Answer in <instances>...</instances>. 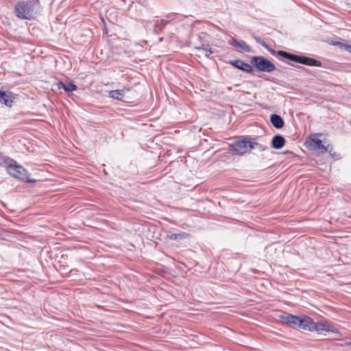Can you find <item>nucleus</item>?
I'll list each match as a JSON object with an SVG mask.
<instances>
[{
    "mask_svg": "<svg viewBox=\"0 0 351 351\" xmlns=\"http://www.w3.org/2000/svg\"><path fill=\"white\" fill-rule=\"evenodd\" d=\"M194 38H195V40H197V42H199V43H203V41H202V36H201V35H199V34H197V35H195V37H194Z\"/></svg>",
    "mask_w": 351,
    "mask_h": 351,
    "instance_id": "obj_23",
    "label": "nucleus"
},
{
    "mask_svg": "<svg viewBox=\"0 0 351 351\" xmlns=\"http://www.w3.org/2000/svg\"><path fill=\"white\" fill-rule=\"evenodd\" d=\"M0 102L10 107L13 103V97L11 93L3 92L0 95Z\"/></svg>",
    "mask_w": 351,
    "mask_h": 351,
    "instance_id": "obj_16",
    "label": "nucleus"
},
{
    "mask_svg": "<svg viewBox=\"0 0 351 351\" xmlns=\"http://www.w3.org/2000/svg\"><path fill=\"white\" fill-rule=\"evenodd\" d=\"M167 24V21L165 19H161L157 21V23L155 25L154 31H160L163 27L166 26Z\"/></svg>",
    "mask_w": 351,
    "mask_h": 351,
    "instance_id": "obj_21",
    "label": "nucleus"
},
{
    "mask_svg": "<svg viewBox=\"0 0 351 351\" xmlns=\"http://www.w3.org/2000/svg\"><path fill=\"white\" fill-rule=\"evenodd\" d=\"M297 67L299 68V69H304V67L300 66H298Z\"/></svg>",
    "mask_w": 351,
    "mask_h": 351,
    "instance_id": "obj_27",
    "label": "nucleus"
},
{
    "mask_svg": "<svg viewBox=\"0 0 351 351\" xmlns=\"http://www.w3.org/2000/svg\"><path fill=\"white\" fill-rule=\"evenodd\" d=\"M35 2L19 1L14 6V13L21 19L32 20L34 18Z\"/></svg>",
    "mask_w": 351,
    "mask_h": 351,
    "instance_id": "obj_2",
    "label": "nucleus"
},
{
    "mask_svg": "<svg viewBox=\"0 0 351 351\" xmlns=\"http://www.w3.org/2000/svg\"><path fill=\"white\" fill-rule=\"evenodd\" d=\"M13 160L10 158L8 156H3L1 153H0V165L8 164V165L10 163V162H12Z\"/></svg>",
    "mask_w": 351,
    "mask_h": 351,
    "instance_id": "obj_22",
    "label": "nucleus"
},
{
    "mask_svg": "<svg viewBox=\"0 0 351 351\" xmlns=\"http://www.w3.org/2000/svg\"><path fill=\"white\" fill-rule=\"evenodd\" d=\"M211 54H212V53H210V52H208V53H207V52H206V53H205V56H206V58H210V55H211Z\"/></svg>",
    "mask_w": 351,
    "mask_h": 351,
    "instance_id": "obj_25",
    "label": "nucleus"
},
{
    "mask_svg": "<svg viewBox=\"0 0 351 351\" xmlns=\"http://www.w3.org/2000/svg\"><path fill=\"white\" fill-rule=\"evenodd\" d=\"M252 38L258 43H259L261 46H263V47H265V49H267L271 54L274 55V56H276L277 55V52L278 51H275L271 48H269V47L268 46V45L266 43L265 41H264L263 39H261L260 37L257 36H255V35H252Z\"/></svg>",
    "mask_w": 351,
    "mask_h": 351,
    "instance_id": "obj_17",
    "label": "nucleus"
},
{
    "mask_svg": "<svg viewBox=\"0 0 351 351\" xmlns=\"http://www.w3.org/2000/svg\"><path fill=\"white\" fill-rule=\"evenodd\" d=\"M229 63L235 68L240 69L247 73H252L253 72L252 66L241 60H230Z\"/></svg>",
    "mask_w": 351,
    "mask_h": 351,
    "instance_id": "obj_8",
    "label": "nucleus"
},
{
    "mask_svg": "<svg viewBox=\"0 0 351 351\" xmlns=\"http://www.w3.org/2000/svg\"><path fill=\"white\" fill-rule=\"evenodd\" d=\"M250 63L259 71L271 73L276 70L274 64L263 56L252 57Z\"/></svg>",
    "mask_w": 351,
    "mask_h": 351,
    "instance_id": "obj_4",
    "label": "nucleus"
},
{
    "mask_svg": "<svg viewBox=\"0 0 351 351\" xmlns=\"http://www.w3.org/2000/svg\"><path fill=\"white\" fill-rule=\"evenodd\" d=\"M12 162H14V164L10 162V164L7 166V171L10 176L18 180L27 182H33L29 178L27 171L25 168L20 165H17L14 160H13Z\"/></svg>",
    "mask_w": 351,
    "mask_h": 351,
    "instance_id": "obj_5",
    "label": "nucleus"
},
{
    "mask_svg": "<svg viewBox=\"0 0 351 351\" xmlns=\"http://www.w3.org/2000/svg\"><path fill=\"white\" fill-rule=\"evenodd\" d=\"M195 49L199 51L204 50L205 52H210V53H213L214 51L210 47V45L207 42L200 43L199 45H195Z\"/></svg>",
    "mask_w": 351,
    "mask_h": 351,
    "instance_id": "obj_18",
    "label": "nucleus"
},
{
    "mask_svg": "<svg viewBox=\"0 0 351 351\" xmlns=\"http://www.w3.org/2000/svg\"><path fill=\"white\" fill-rule=\"evenodd\" d=\"M229 44L236 48H239L242 51L244 52H250L251 51V47L247 45V43L242 40H237L234 38H232V40L229 42Z\"/></svg>",
    "mask_w": 351,
    "mask_h": 351,
    "instance_id": "obj_10",
    "label": "nucleus"
},
{
    "mask_svg": "<svg viewBox=\"0 0 351 351\" xmlns=\"http://www.w3.org/2000/svg\"><path fill=\"white\" fill-rule=\"evenodd\" d=\"M285 144V138L280 134L275 135L271 140V146L273 148L279 149H281Z\"/></svg>",
    "mask_w": 351,
    "mask_h": 351,
    "instance_id": "obj_12",
    "label": "nucleus"
},
{
    "mask_svg": "<svg viewBox=\"0 0 351 351\" xmlns=\"http://www.w3.org/2000/svg\"><path fill=\"white\" fill-rule=\"evenodd\" d=\"M195 45H199V42L197 43V41H194V47Z\"/></svg>",
    "mask_w": 351,
    "mask_h": 351,
    "instance_id": "obj_26",
    "label": "nucleus"
},
{
    "mask_svg": "<svg viewBox=\"0 0 351 351\" xmlns=\"http://www.w3.org/2000/svg\"><path fill=\"white\" fill-rule=\"evenodd\" d=\"M320 136H322V134H315L314 137L312 138V141L314 143V149L320 150L322 153L326 152V147L322 144V140L317 137Z\"/></svg>",
    "mask_w": 351,
    "mask_h": 351,
    "instance_id": "obj_13",
    "label": "nucleus"
},
{
    "mask_svg": "<svg viewBox=\"0 0 351 351\" xmlns=\"http://www.w3.org/2000/svg\"><path fill=\"white\" fill-rule=\"evenodd\" d=\"M348 345H350L351 346V342L348 343Z\"/></svg>",
    "mask_w": 351,
    "mask_h": 351,
    "instance_id": "obj_29",
    "label": "nucleus"
},
{
    "mask_svg": "<svg viewBox=\"0 0 351 351\" xmlns=\"http://www.w3.org/2000/svg\"><path fill=\"white\" fill-rule=\"evenodd\" d=\"M277 55L280 56L281 57H283L285 58H287L289 60L307 65V66H321L322 62L319 60H317L314 58L306 57V56H298L295 54H292L290 53H288L285 51L279 50L277 52Z\"/></svg>",
    "mask_w": 351,
    "mask_h": 351,
    "instance_id": "obj_3",
    "label": "nucleus"
},
{
    "mask_svg": "<svg viewBox=\"0 0 351 351\" xmlns=\"http://www.w3.org/2000/svg\"><path fill=\"white\" fill-rule=\"evenodd\" d=\"M310 331H317L320 333L322 331L337 332V329L328 322H314L313 321Z\"/></svg>",
    "mask_w": 351,
    "mask_h": 351,
    "instance_id": "obj_6",
    "label": "nucleus"
},
{
    "mask_svg": "<svg viewBox=\"0 0 351 351\" xmlns=\"http://www.w3.org/2000/svg\"><path fill=\"white\" fill-rule=\"evenodd\" d=\"M345 49L350 53H351V45H344Z\"/></svg>",
    "mask_w": 351,
    "mask_h": 351,
    "instance_id": "obj_24",
    "label": "nucleus"
},
{
    "mask_svg": "<svg viewBox=\"0 0 351 351\" xmlns=\"http://www.w3.org/2000/svg\"><path fill=\"white\" fill-rule=\"evenodd\" d=\"M270 121L272 125L276 129H280L284 126V121L282 117L276 114L270 116Z\"/></svg>",
    "mask_w": 351,
    "mask_h": 351,
    "instance_id": "obj_14",
    "label": "nucleus"
},
{
    "mask_svg": "<svg viewBox=\"0 0 351 351\" xmlns=\"http://www.w3.org/2000/svg\"><path fill=\"white\" fill-rule=\"evenodd\" d=\"M312 322L313 319L308 316H299L298 328L310 331L311 327L312 326Z\"/></svg>",
    "mask_w": 351,
    "mask_h": 351,
    "instance_id": "obj_9",
    "label": "nucleus"
},
{
    "mask_svg": "<svg viewBox=\"0 0 351 351\" xmlns=\"http://www.w3.org/2000/svg\"><path fill=\"white\" fill-rule=\"evenodd\" d=\"M251 138L242 136L228 146V152L233 155L243 156L253 149Z\"/></svg>",
    "mask_w": 351,
    "mask_h": 351,
    "instance_id": "obj_1",
    "label": "nucleus"
},
{
    "mask_svg": "<svg viewBox=\"0 0 351 351\" xmlns=\"http://www.w3.org/2000/svg\"><path fill=\"white\" fill-rule=\"evenodd\" d=\"M3 92V91H1V90H0V95H1V93H2Z\"/></svg>",
    "mask_w": 351,
    "mask_h": 351,
    "instance_id": "obj_28",
    "label": "nucleus"
},
{
    "mask_svg": "<svg viewBox=\"0 0 351 351\" xmlns=\"http://www.w3.org/2000/svg\"><path fill=\"white\" fill-rule=\"evenodd\" d=\"M281 322L287 324L288 326L293 328H298V322L299 316H296L294 315L284 313L283 315L280 316Z\"/></svg>",
    "mask_w": 351,
    "mask_h": 351,
    "instance_id": "obj_7",
    "label": "nucleus"
},
{
    "mask_svg": "<svg viewBox=\"0 0 351 351\" xmlns=\"http://www.w3.org/2000/svg\"><path fill=\"white\" fill-rule=\"evenodd\" d=\"M56 86L58 89H64L66 92H72L73 90H77V86L73 82H69L68 84H64V82L60 81L56 83Z\"/></svg>",
    "mask_w": 351,
    "mask_h": 351,
    "instance_id": "obj_15",
    "label": "nucleus"
},
{
    "mask_svg": "<svg viewBox=\"0 0 351 351\" xmlns=\"http://www.w3.org/2000/svg\"><path fill=\"white\" fill-rule=\"evenodd\" d=\"M251 141H252V143L254 144L253 145V149H258V151H260V152H263V151H265V150H266L267 149V146L257 143L256 141V138H251Z\"/></svg>",
    "mask_w": 351,
    "mask_h": 351,
    "instance_id": "obj_20",
    "label": "nucleus"
},
{
    "mask_svg": "<svg viewBox=\"0 0 351 351\" xmlns=\"http://www.w3.org/2000/svg\"><path fill=\"white\" fill-rule=\"evenodd\" d=\"M189 237V234L184 232H180L179 233H173L170 235H169V238L171 240H182L187 239Z\"/></svg>",
    "mask_w": 351,
    "mask_h": 351,
    "instance_id": "obj_19",
    "label": "nucleus"
},
{
    "mask_svg": "<svg viewBox=\"0 0 351 351\" xmlns=\"http://www.w3.org/2000/svg\"><path fill=\"white\" fill-rule=\"evenodd\" d=\"M130 88H123L121 90H114L109 92V97L117 100L124 101V97Z\"/></svg>",
    "mask_w": 351,
    "mask_h": 351,
    "instance_id": "obj_11",
    "label": "nucleus"
}]
</instances>
